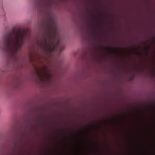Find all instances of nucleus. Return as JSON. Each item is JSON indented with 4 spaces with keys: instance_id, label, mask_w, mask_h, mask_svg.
Returning <instances> with one entry per match:
<instances>
[{
    "instance_id": "obj_1",
    "label": "nucleus",
    "mask_w": 155,
    "mask_h": 155,
    "mask_svg": "<svg viewBox=\"0 0 155 155\" xmlns=\"http://www.w3.org/2000/svg\"><path fill=\"white\" fill-rule=\"evenodd\" d=\"M43 34L39 46L42 50L51 52L58 49L60 51L64 49L61 43V37L57 26L52 18L49 16L43 25Z\"/></svg>"
},
{
    "instance_id": "obj_2",
    "label": "nucleus",
    "mask_w": 155,
    "mask_h": 155,
    "mask_svg": "<svg viewBox=\"0 0 155 155\" xmlns=\"http://www.w3.org/2000/svg\"><path fill=\"white\" fill-rule=\"evenodd\" d=\"M25 31L13 29L10 33L5 35L1 48L9 57L15 61L20 58V52L24 44Z\"/></svg>"
},
{
    "instance_id": "obj_3",
    "label": "nucleus",
    "mask_w": 155,
    "mask_h": 155,
    "mask_svg": "<svg viewBox=\"0 0 155 155\" xmlns=\"http://www.w3.org/2000/svg\"><path fill=\"white\" fill-rule=\"evenodd\" d=\"M36 72L39 78L41 79L43 78L49 79L51 78V75L47 72L45 68L43 71H38L37 70Z\"/></svg>"
},
{
    "instance_id": "obj_4",
    "label": "nucleus",
    "mask_w": 155,
    "mask_h": 155,
    "mask_svg": "<svg viewBox=\"0 0 155 155\" xmlns=\"http://www.w3.org/2000/svg\"><path fill=\"white\" fill-rule=\"evenodd\" d=\"M41 4L42 7L45 8H48L49 6V3L48 0H44L41 2Z\"/></svg>"
},
{
    "instance_id": "obj_5",
    "label": "nucleus",
    "mask_w": 155,
    "mask_h": 155,
    "mask_svg": "<svg viewBox=\"0 0 155 155\" xmlns=\"http://www.w3.org/2000/svg\"><path fill=\"white\" fill-rule=\"evenodd\" d=\"M109 49L110 50H111V49L110 48H109Z\"/></svg>"
}]
</instances>
